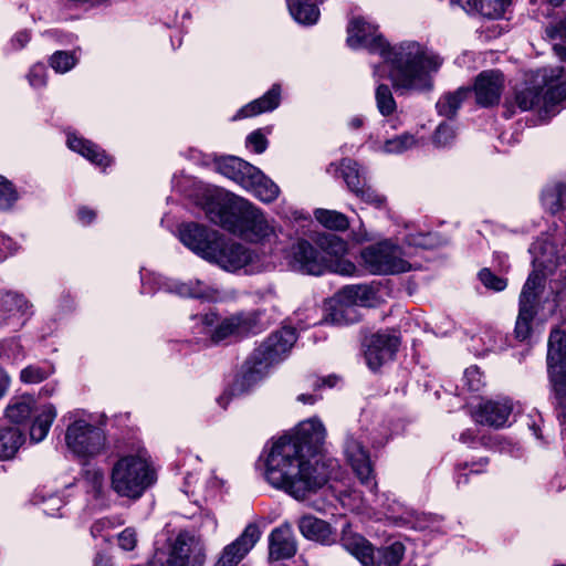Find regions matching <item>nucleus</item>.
<instances>
[{"instance_id":"nucleus-60","label":"nucleus","mask_w":566,"mask_h":566,"mask_svg":"<svg viewBox=\"0 0 566 566\" xmlns=\"http://www.w3.org/2000/svg\"><path fill=\"white\" fill-rule=\"evenodd\" d=\"M95 212L88 208H81L78 210V218L85 224L91 223L95 219Z\"/></svg>"},{"instance_id":"nucleus-47","label":"nucleus","mask_w":566,"mask_h":566,"mask_svg":"<svg viewBox=\"0 0 566 566\" xmlns=\"http://www.w3.org/2000/svg\"><path fill=\"white\" fill-rule=\"evenodd\" d=\"M10 302L15 303L14 314L21 312L25 306V298L22 294L0 287V311L13 312L14 308L8 306Z\"/></svg>"},{"instance_id":"nucleus-54","label":"nucleus","mask_w":566,"mask_h":566,"mask_svg":"<svg viewBox=\"0 0 566 566\" xmlns=\"http://www.w3.org/2000/svg\"><path fill=\"white\" fill-rule=\"evenodd\" d=\"M137 543V534L136 531L132 527L125 528L118 535V545L125 551H132L136 546Z\"/></svg>"},{"instance_id":"nucleus-40","label":"nucleus","mask_w":566,"mask_h":566,"mask_svg":"<svg viewBox=\"0 0 566 566\" xmlns=\"http://www.w3.org/2000/svg\"><path fill=\"white\" fill-rule=\"evenodd\" d=\"M54 373V367L48 361L29 365L20 373V380L24 384H39Z\"/></svg>"},{"instance_id":"nucleus-37","label":"nucleus","mask_w":566,"mask_h":566,"mask_svg":"<svg viewBox=\"0 0 566 566\" xmlns=\"http://www.w3.org/2000/svg\"><path fill=\"white\" fill-rule=\"evenodd\" d=\"M566 363V334L556 328L548 339L547 364Z\"/></svg>"},{"instance_id":"nucleus-4","label":"nucleus","mask_w":566,"mask_h":566,"mask_svg":"<svg viewBox=\"0 0 566 566\" xmlns=\"http://www.w3.org/2000/svg\"><path fill=\"white\" fill-rule=\"evenodd\" d=\"M111 488L120 497L136 501L157 480L156 471L144 454H127L111 469Z\"/></svg>"},{"instance_id":"nucleus-46","label":"nucleus","mask_w":566,"mask_h":566,"mask_svg":"<svg viewBox=\"0 0 566 566\" xmlns=\"http://www.w3.org/2000/svg\"><path fill=\"white\" fill-rule=\"evenodd\" d=\"M23 348L15 339L0 342V359L14 364L23 358Z\"/></svg>"},{"instance_id":"nucleus-15","label":"nucleus","mask_w":566,"mask_h":566,"mask_svg":"<svg viewBox=\"0 0 566 566\" xmlns=\"http://www.w3.org/2000/svg\"><path fill=\"white\" fill-rule=\"evenodd\" d=\"M344 452L356 476L363 484L374 490L376 488L374 469L364 442L353 433H348L345 439Z\"/></svg>"},{"instance_id":"nucleus-44","label":"nucleus","mask_w":566,"mask_h":566,"mask_svg":"<svg viewBox=\"0 0 566 566\" xmlns=\"http://www.w3.org/2000/svg\"><path fill=\"white\" fill-rule=\"evenodd\" d=\"M77 63L74 52L56 51L50 59L51 67L57 73H66Z\"/></svg>"},{"instance_id":"nucleus-27","label":"nucleus","mask_w":566,"mask_h":566,"mask_svg":"<svg viewBox=\"0 0 566 566\" xmlns=\"http://www.w3.org/2000/svg\"><path fill=\"white\" fill-rule=\"evenodd\" d=\"M217 170L229 179L243 187L249 174L254 171V166L233 156L223 157L216 161Z\"/></svg>"},{"instance_id":"nucleus-62","label":"nucleus","mask_w":566,"mask_h":566,"mask_svg":"<svg viewBox=\"0 0 566 566\" xmlns=\"http://www.w3.org/2000/svg\"><path fill=\"white\" fill-rule=\"evenodd\" d=\"M10 384V377L7 374L0 375V399L6 395Z\"/></svg>"},{"instance_id":"nucleus-43","label":"nucleus","mask_w":566,"mask_h":566,"mask_svg":"<svg viewBox=\"0 0 566 566\" xmlns=\"http://www.w3.org/2000/svg\"><path fill=\"white\" fill-rule=\"evenodd\" d=\"M375 98L377 108L381 115L389 116L396 111V101L388 85L378 84L375 92Z\"/></svg>"},{"instance_id":"nucleus-42","label":"nucleus","mask_w":566,"mask_h":566,"mask_svg":"<svg viewBox=\"0 0 566 566\" xmlns=\"http://www.w3.org/2000/svg\"><path fill=\"white\" fill-rule=\"evenodd\" d=\"M552 387L558 399L566 398V363L547 364Z\"/></svg>"},{"instance_id":"nucleus-64","label":"nucleus","mask_w":566,"mask_h":566,"mask_svg":"<svg viewBox=\"0 0 566 566\" xmlns=\"http://www.w3.org/2000/svg\"><path fill=\"white\" fill-rule=\"evenodd\" d=\"M552 36H559L566 41V21L559 23L555 31L551 34Z\"/></svg>"},{"instance_id":"nucleus-3","label":"nucleus","mask_w":566,"mask_h":566,"mask_svg":"<svg viewBox=\"0 0 566 566\" xmlns=\"http://www.w3.org/2000/svg\"><path fill=\"white\" fill-rule=\"evenodd\" d=\"M206 214L212 223L250 241H259L273 233V227L263 213L243 198L235 197L229 205L209 202Z\"/></svg>"},{"instance_id":"nucleus-39","label":"nucleus","mask_w":566,"mask_h":566,"mask_svg":"<svg viewBox=\"0 0 566 566\" xmlns=\"http://www.w3.org/2000/svg\"><path fill=\"white\" fill-rule=\"evenodd\" d=\"M539 86H542L541 80L536 86L527 87L516 93L515 101L522 111H530L535 107L543 108V90Z\"/></svg>"},{"instance_id":"nucleus-16","label":"nucleus","mask_w":566,"mask_h":566,"mask_svg":"<svg viewBox=\"0 0 566 566\" xmlns=\"http://www.w3.org/2000/svg\"><path fill=\"white\" fill-rule=\"evenodd\" d=\"M261 532L256 524L250 523L233 542L226 545L213 566H238L260 539Z\"/></svg>"},{"instance_id":"nucleus-26","label":"nucleus","mask_w":566,"mask_h":566,"mask_svg":"<svg viewBox=\"0 0 566 566\" xmlns=\"http://www.w3.org/2000/svg\"><path fill=\"white\" fill-rule=\"evenodd\" d=\"M281 87L274 84L263 96L242 107L235 118L255 116L275 109L280 104Z\"/></svg>"},{"instance_id":"nucleus-57","label":"nucleus","mask_w":566,"mask_h":566,"mask_svg":"<svg viewBox=\"0 0 566 566\" xmlns=\"http://www.w3.org/2000/svg\"><path fill=\"white\" fill-rule=\"evenodd\" d=\"M464 377L468 381L469 389L478 391L482 386L481 373L478 367L473 366L465 370Z\"/></svg>"},{"instance_id":"nucleus-13","label":"nucleus","mask_w":566,"mask_h":566,"mask_svg":"<svg viewBox=\"0 0 566 566\" xmlns=\"http://www.w3.org/2000/svg\"><path fill=\"white\" fill-rule=\"evenodd\" d=\"M365 268L373 274H394L410 269L401 256L399 247L389 241L378 242L361 251Z\"/></svg>"},{"instance_id":"nucleus-34","label":"nucleus","mask_w":566,"mask_h":566,"mask_svg":"<svg viewBox=\"0 0 566 566\" xmlns=\"http://www.w3.org/2000/svg\"><path fill=\"white\" fill-rule=\"evenodd\" d=\"M56 417V410L52 405H44L40 412L36 415L31 428H30V438L34 442L42 441L50 428L52 422Z\"/></svg>"},{"instance_id":"nucleus-22","label":"nucleus","mask_w":566,"mask_h":566,"mask_svg":"<svg viewBox=\"0 0 566 566\" xmlns=\"http://www.w3.org/2000/svg\"><path fill=\"white\" fill-rule=\"evenodd\" d=\"M296 553V544L290 526L274 528L269 537V557L273 560L291 558Z\"/></svg>"},{"instance_id":"nucleus-19","label":"nucleus","mask_w":566,"mask_h":566,"mask_svg":"<svg viewBox=\"0 0 566 566\" xmlns=\"http://www.w3.org/2000/svg\"><path fill=\"white\" fill-rule=\"evenodd\" d=\"M251 260L250 251L242 244L228 242L222 235L217 249L209 256L208 261L217 263L224 270L235 271L243 268Z\"/></svg>"},{"instance_id":"nucleus-49","label":"nucleus","mask_w":566,"mask_h":566,"mask_svg":"<svg viewBox=\"0 0 566 566\" xmlns=\"http://www.w3.org/2000/svg\"><path fill=\"white\" fill-rule=\"evenodd\" d=\"M481 283L489 290L501 292L507 286L505 279L495 275L490 269H482L479 272Z\"/></svg>"},{"instance_id":"nucleus-6","label":"nucleus","mask_w":566,"mask_h":566,"mask_svg":"<svg viewBox=\"0 0 566 566\" xmlns=\"http://www.w3.org/2000/svg\"><path fill=\"white\" fill-rule=\"evenodd\" d=\"M321 249L311 242L298 239L287 252L289 266L303 274L321 275L328 266V255H340L346 252V242L339 237L329 234L321 239Z\"/></svg>"},{"instance_id":"nucleus-33","label":"nucleus","mask_w":566,"mask_h":566,"mask_svg":"<svg viewBox=\"0 0 566 566\" xmlns=\"http://www.w3.org/2000/svg\"><path fill=\"white\" fill-rule=\"evenodd\" d=\"M81 481L85 491L94 499H101L105 491L104 471L95 465H86L81 473Z\"/></svg>"},{"instance_id":"nucleus-36","label":"nucleus","mask_w":566,"mask_h":566,"mask_svg":"<svg viewBox=\"0 0 566 566\" xmlns=\"http://www.w3.org/2000/svg\"><path fill=\"white\" fill-rule=\"evenodd\" d=\"M542 202L546 211L557 214L566 210V185H557L546 189L542 195Z\"/></svg>"},{"instance_id":"nucleus-9","label":"nucleus","mask_w":566,"mask_h":566,"mask_svg":"<svg viewBox=\"0 0 566 566\" xmlns=\"http://www.w3.org/2000/svg\"><path fill=\"white\" fill-rule=\"evenodd\" d=\"M374 293L367 285H348L336 293L324 322L338 326L357 323L359 307L369 305Z\"/></svg>"},{"instance_id":"nucleus-14","label":"nucleus","mask_w":566,"mask_h":566,"mask_svg":"<svg viewBox=\"0 0 566 566\" xmlns=\"http://www.w3.org/2000/svg\"><path fill=\"white\" fill-rule=\"evenodd\" d=\"M220 235L218 231L198 223H186L179 228L180 241L206 260L217 249Z\"/></svg>"},{"instance_id":"nucleus-25","label":"nucleus","mask_w":566,"mask_h":566,"mask_svg":"<svg viewBox=\"0 0 566 566\" xmlns=\"http://www.w3.org/2000/svg\"><path fill=\"white\" fill-rule=\"evenodd\" d=\"M166 286L169 292L195 298L213 300L218 293V289L200 280L189 281L187 283L168 280Z\"/></svg>"},{"instance_id":"nucleus-59","label":"nucleus","mask_w":566,"mask_h":566,"mask_svg":"<svg viewBox=\"0 0 566 566\" xmlns=\"http://www.w3.org/2000/svg\"><path fill=\"white\" fill-rule=\"evenodd\" d=\"M13 245L14 242L10 238L0 233V261L14 251Z\"/></svg>"},{"instance_id":"nucleus-5","label":"nucleus","mask_w":566,"mask_h":566,"mask_svg":"<svg viewBox=\"0 0 566 566\" xmlns=\"http://www.w3.org/2000/svg\"><path fill=\"white\" fill-rule=\"evenodd\" d=\"M296 339L295 329L292 327L272 333L245 361L241 377L242 389L261 380L273 365L285 359Z\"/></svg>"},{"instance_id":"nucleus-45","label":"nucleus","mask_w":566,"mask_h":566,"mask_svg":"<svg viewBox=\"0 0 566 566\" xmlns=\"http://www.w3.org/2000/svg\"><path fill=\"white\" fill-rule=\"evenodd\" d=\"M417 140L411 134H401L391 139H388L384 145V151L389 154H400L405 150H408L415 147Z\"/></svg>"},{"instance_id":"nucleus-53","label":"nucleus","mask_w":566,"mask_h":566,"mask_svg":"<svg viewBox=\"0 0 566 566\" xmlns=\"http://www.w3.org/2000/svg\"><path fill=\"white\" fill-rule=\"evenodd\" d=\"M28 78L33 87L44 86L46 83L45 66L43 64L33 65L28 74Z\"/></svg>"},{"instance_id":"nucleus-30","label":"nucleus","mask_w":566,"mask_h":566,"mask_svg":"<svg viewBox=\"0 0 566 566\" xmlns=\"http://www.w3.org/2000/svg\"><path fill=\"white\" fill-rule=\"evenodd\" d=\"M35 400L29 395L14 397L6 408V418L12 423H23L32 415Z\"/></svg>"},{"instance_id":"nucleus-38","label":"nucleus","mask_w":566,"mask_h":566,"mask_svg":"<svg viewBox=\"0 0 566 566\" xmlns=\"http://www.w3.org/2000/svg\"><path fill=\"white\" fill-rule=\"evenodd\" d=\"M316 220L327 229L335 231H345L349 228L348 218L338 211L327 209H316L314 212Z\"/></svg>"},{"instance_id":"nucleus-18","label":"nucleus","mask_w":566,"mask_h":566,"mask_svg":"<svg viewBox=\"0 0 566 566\" xmlns=\"http://www.w3.org/2000/svg\"><path fill=\"white\" fill-rule=\"evenodd\" d=\"M564 69L562 66L545 67L537 72L543 90V108L552 112L554 106L566 99V81H559Z\"/></svg>"},{"instance_id":"nucleus-24","label":"nucleus","mask_w":566,"mask_h":566,"mask_svg":"<svg viewBox=\"0 0 566 566\" xmlns=\"http://www.w3.org/2000/svg\"><path fill=\"white\" fill-rule=\"evenodd\" d=\"M243 188L252 191L264 202L274 201L280 193L279 187L256 167L253 172L249 174Z\"/></svg>"},{"instance_id":"nucleus-48","label":"nucleus","mask_w":566,"mask_h":566,"mask_svg":"<svg viewBox=\"0 0 566 566\" xmlns=\"http://www.w3.org/2000/svg\"><path fill=\"white\" fill-rule=\"evenodd\" d=\"M18 200V193L12 184L0 176V209L7 210Z\"/></svg>"},{"instance_id":"nucleus-7","label":"nucleus","mask_w":566,"mask_h":566,"mask_svg":"<svg viewBox=\"0 0 566 566\" xmlns=\"http://www.w3.org/2000/svg\"><path fill=\"white\" fill-rule=\"evenodd\" d=\"M342 546L355 556L363 566H399L405 556V545L395 541L375 551L374 546L361 535L346 525L342 531Z\"/></svg>"},{"instance_id":"nucleus-55","label":"nucleus","mask_w":566,"mask_h":566,"mask_svg":"<svg viewBox=\"0 0 566 566\" xmlns=\"http://www.w3.org/2000/svg\"><path fill=\"white\" fill-rule=\"evenodd\" d=\"M30 40L31 32L29 30H21L10 39L9 46L12 51H20L27 46Z\"/></svg>"},{"instance_id":"nucleus-61","label":"nucleus","mask_w":566,"mask_h":566,"mask_svg":"<svg viewBox=\"0 0 566 566\" xmlns=\"http://www.w3.org/2000/svg\"><path fill=\"white\" fill-rule=\"evenodd\" d=\"M49 507H43V512L48 515H54V511H57L61 505V499L57 496H52L49 500Z\"/></svg>"},{"instance_id":"nucleus-2","label":"nucleus","mask_w":566,"mask_h":566,"mask_svg":"<svg viewBox=\"0 0 566 566\" xmlns=\"http://www.w3.org/2000/svg\"><path fill=\"white\" fill-rule=\"evenodd\" d=\"M347 43L353 49L365 48L379 54L389 66V78L397 91H427L432 87L431 72L442 65V59L418 42L408 41L390 46L376 25L354 18L347 28Z\"/></svg>"},{"instance_id":"nucleus-29","label":"nucleus","mask_w":566,"mask_h":566,"mask_svg":"<svg viewBox=\"0 0 566 566\" xmlns=\"http://www.w3.org/2000/svg\"><path fill=\"white\" fill-rule=\"evenodd\" d=\"M67 145L72 150L81 154L97 166L106 167L111 163L105 151L90 140L75 135H69Z\"/></svg>"},{"instance_id":"nucleus-21","label":"nucleus","mask_w":566,"mask_h":566,"mask_svg":"<svg viewBox=\"0 0 566 566\" xmlns=\"http://www.w3.org/2000/svg\"><path fill=\"white\" fill-rule=\"evenodd\" d=\"M512 410L513 406L509 399L488 400L479 405L474 412V419L480 424L501 428L507 422Z\"/></svg>"},{"instance_id":"nucleus-17","label":"nucleus","mask_w":566,"mask_h":566,"mask_svg":"<svg viewBox=\"0 0 566 566\" xmlns=\"http://www.w3.org/2000/svg\"><path fill=\"white\" fill-rule=\"evenodd\" d=\"M365 358L370 369L376 370L382 364L391 360L398 349L397 336L378 332L365 338Z\"/></svg>"},{"instance_id":"nucleus-56","label":"nucleus","mask_w":566,"mask_h":566,"mask_svg":"<svg viewBox=\"0 0 566 566\" xmlns=\"http://www.w3.org/2000/svg\"><path fill=\"white\" fill-rule=\"evenodd\" d=\"M247 143L252 146L256 154H262L268 146V139L260 130L251 133L247 138Z\"/></svg>"},{"instance_id":"nucleus-63","label":"nucleus","mask_w":566,"mask_h":566,"mask_svg":"<svg viewBox=\"0 0 566 566\" xmlns=\"http://www.w3.org/2000/svg\"><path fill=\"white\" fill-rule=\"evenodd\" d=\"M474 439H475V433L472 430H470V429L463 431L460 434V441L462 443H471V442L474 441Z\"/></svg>"},{"instance_id":"nucleus-41","label":"nucleus","mask_w":566,"mask_h":566,"mask_svg":"<svg viewBox=\"0 0 566 566\" xmlns=\"http://www.w3.org/2000/svg\"><path fill=\"white\" fill-rule=\"evenodd\" d=\"M340 172L342 177L344 178L347 187L353 191L354 193L363 186L365 185V178L361 177L358 165L356 161L352 159H343L340 163Z\"/></svg>"},{"instance_id":"nucleus-11","label":"nucleus","mask_w":566,"mask_h":566,"mask_svg":"<svg viewBox=\"0 0 566 566\" xmlns=\"http://www.w3.org/2000/svg\"><path fill=\"white\" fill-rule=\"evenodd\" d=\"M545 276L534 270L527 277L518 298V314L514 334L525 340L532 333V322L537 315L541 294L544 290Z\"/></svg>"},{"instance_id":"nucleus-12","label":"nucleus","mask_w":566,"mask_h":566,"mask_svg":"<svg viewBox=\"0 0 566 566\" xmlns=\"http://www.w3.org/2000/svg\"><path fill=\"white\" fill-rule=\"evenodd\" d=\"M67 449L81 458H94L106 447L104 430L86 420L78 419L69 424L65 432Z\"/></svg>"},{"instance_id":"nucleus-35","label":"nucleus","mask_w":566,"mask_h":566,"mask_svg":"<svg viewBox=\"0 0 566 566\" xmlns=\"http://www.w3.org/2000/svg\"><path fill=\"white\" fill-rule=\"evenodd\" d=\"M290 13L301 24L311 25L317 22L319 10L310 0H286Z\"/></svg>"},{"instance_id":"nucleus-51","label":"nucleus","mask_w":566,"mask_h":566,"mask_svg":"<svg viewBox=\"0 0 566 566\" xmlns=\"http://www.w3.org/2000/svg\"><path fill=\"white\" fill-rule=\"evenodd\" d=\"M8 306L14 308V311L13 312L2 311L4 314H7L6 317H4V324L12 323V325L14 327L22 326L24 324L25 319H27L24 316L28 314V311L31 307L29 302L25 300V306L23 307V310L21 312L15 313V314H14V312H15V303L14 302H10Z\"/></svg>"},{"instance_id":"nucleus-58","label":"nucleus","mask_w":566,"mask_h":566,"mask_svg":"<svg viewBox=\"0 0 566 566\" xmlns=\"http://www.w3.org/2000/svg\"><path fill=\"white\" fill-rule=\"evenodd\" d=\"M488 464H489V459L488 458H481L478 461H474L472 463H469V462L459 463L457 465V470L461 471V470L469 469L471 473H476L478 474V473H483L484 472V468Z\"/></svg>"},{"instance_id":"nucleus-8","label":"nucleus","mask_w":566,"mask_h":566,"mask_svg":"<svg viewBox=\"0 0 566 566\" xmlns=\"http://www.w3.org/2000/svg\"><path fill=\"white\" fill-rule=\"evenodd\" d=\"M206 548L200 537L180 532L167 548L156 549L149 566H203Z\"/></svg>"},{"instance_id":"nucleus-31","label":"nucleus","mask_w":566,"mask_h":566,"mask_svg":"<svg viewBox=\"0 0 566 566\" xmlns=\"http://www.w3.org/2000/svg\"><path fill=\"white\" fill-rule=\"evenodd\" d=\"M23 441L24 438L19 428L0 426V459H11Z\"/></svg>"},{"instance_id":"nucleus-20","label":"nucleus","mask_w":566,"mask_h":566,"mask_svg":"<svg viewBox=\"0 0 566 566\" xmlns=\"http://www.w3.org/2000/svg\"><path fill=\"white\" fill-rule=\"evenodd\" d=\"M504 87L502 73L495 70L483 71L474 82V95L476 103L482 107L496 105L500 102Z\"/></svg>"},{"instance_id":"nucleus-1","label":"nucleus","mask_w":566,"mask_h":566,"mask_svg":"<svg viewBox=\"0 0 566 566\" xmlns=\"http://www.w3.org/2000/svg\"><path fill=\"white\" fill-rule=\"evenodd\" d=\"M325 438V427L315 418L301 422L294 433L279 438L265 460L266 481L295 499L322 488L328 476L311 458L321 452Z\"/></svg>"},{"instance_id":"nucleus-23","label":"nucleus","mask_w":566,"mask_h":566,"mask_svg":"<svg viewBox=\"0 0 566 566\" xmlns=\"http://www.w3.org/2000/svg\"><path fill=\"white\" fill-rule=\"evenodd\" d=\"M301 533L310 539L331 545L336 542V534L331 525L315 516L307 515L300 520L298 524Z\"/></svg>"},{"instance_id":"nucleus-28","label":"nucleus","mask_w":566,"mask_h":566,"mask_svg":"<svg viewBox=\"0 0 566 566\" xmlns=\"http://www.w3.org/2000/svg\"><path fill=\"white\" fill-rule=\"evenodd\" d=\"M469 13H478L489 19L501 18L511 0H460Z\"/></svg>"},{"instance_id":"nucleus-32","label":"nucleus","mask_w":566,"mask_h":566,"mask_svg":"<svg viewBox=\"0 0 566 566\" xmlns=\"http://www.w3.org/2000/svg\"><path fill=\"white\" fill-rule=\"evenodd\" d=\"M470 93V87H460L454 92L443 94L436 104L439 115L449 118L453 117Z\"/></svg>"},{"instance_id":"nucleus-52","label":"nucleus","mask_w":566,"mask_h":566,"mask_svg":"<svg viewBox=\"0 0 566 566\" xmlns=\"http://www.w3.org/2000/svg\"><path fill=\"white\" fill-rule=\"evenodd\" d=\"M356 196L361 198L364 201L375 205L376 207H381L385 202V198L376 193L369 186L366 184L363 185L356 192Z\"/></svg>"},{"instance_id":"nucleus-50","label":"nucleus","mask_w":566,"mask_h":566,"mask_svg":"<svg viewBox=\"0 0 566 566\" xmlns=\"http://www.w3.org/2000/svg\"><path fill=\"white\" fill-rule=\"evenodd\" d=\"M455 138L454 129L446 123L440 124L432 137V142L437 147H447Z\"/></svg>"},{"instance_id":"nucleus-10","label":"nucleus","mask_w":566,"mask_h":566,"mask_svg":"<svg viewBox=\"0 0 566 566\" xmlns=\"http://www.w3.org/2000/svg\"><path fill=\"white\" fill-rule=\"evenodd\" d=\"M202 333L208 335L213 344L229 338H242L259 331V319L255 313H241L218 319L216 314L200 316Z\"/></svg>"}]
</instances>
